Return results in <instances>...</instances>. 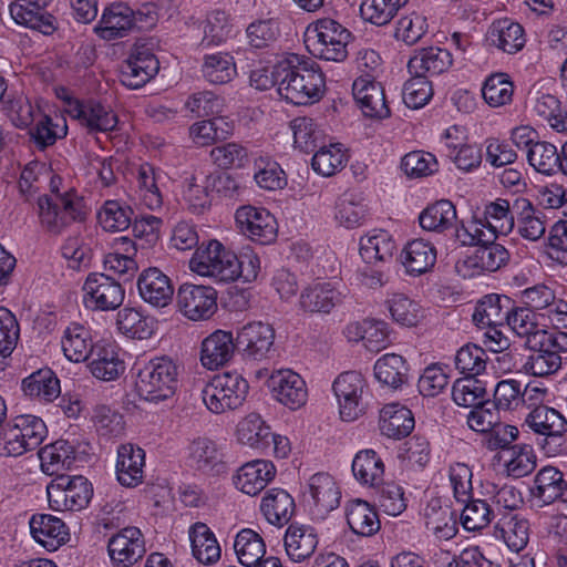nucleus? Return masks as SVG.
<instances>
[{"mask_svg":"<svg viewBox=\"0 0 567 567\" xmlns=\"http://www.w3.org/2000/svg\"><path fill=\"white\" fill-rule=\"evenodd\" d=\"M189 268L203 277L218 282H231L239 278L249 282L258 275L259 260L252 255L237 256L216 239L197 247L189 260Z\"/></svg>","mask_w":567,"mask_h":567,"instance_id":"nucleus-1","label":"nucleus"},{"mask_svg":"<svg viewBox=\"0 0 567 567\" xmlns=\"http://www.w3.org/2000/svg\"><path fill=\"white\" fill-rule=\"evenodd\" d=\"M280 97L295 105L318 102L326 89V79L319 64L298 54L279 60Z\"/></svg>","mask_w":567,"mask_h":567,"instance_id":"nucleus-2","label":"nucleus"},{"mask_svg":"<svg viewBox=\"0 0 567 567\" xmlns=\"http://www.w3.org/2000/svg\"><path fill=\"white\" fill-rule=\"evenodd\" d=\"M89 210L84 198L74 189L39 195L34 206L40 228L51 236L61 235L73 223L84 221Z\"/></svg>","mask_w":567,"mask_h":567,"instance_id":"nucleus-3","label":"nucleus"},{"mask_svg":"<svg viewBox=\"0 0 567 567\" xmlns=\"http://www.w3.org/2000/svg\"><path fill=\"white\" fill-rule=\"evenodd\" d=\"M178 365L168 357L151 359L137 372L135 389L147 402L158 403L172 398L178 385Z\"/></svg>","mask_w":567,"mask_h":567,"instance_id":"nucleus-4","label":"nucleus"},{"mask_svg":"<svg viewBox=\"0 0 567 567\" xmlns=\"http://www.w3.org/2000/svg\"><path fill=\"white\" fill-rule=\"evenodd\" d=\"M351 38V32L338 21L323 18L319 19L312 29H308L305 42L312 56L324 61L342 62L348 56V44Z\"/></svg>","mask_w":567,"mask_h":567,"instance_id":"nucleus-5","label":"nucleus"},{"mask_svg":"<svg viewBox=\"0 0 567 567\" xmlns=\"http://www.w3.org/2000/svg\"><path fill=\"white\" fill-rule=\"evenodd\" d=\"M249 390L248 381L237 371L215 375L203 389L205 405L213 413L219 414L243 405Z\"/></svg>","mask_w":567,"mask_h":567,"instance_id":"nucleus-6","label":"nucleus"},{"mask_svg":"<svg viewBox=\"0 0 567 567\" xmlns=\"http://www.w3.org/2000/svg\"><path fill=\"white\" fill-rule=\"evenodd\" d=\"M525 423L534 433L543 436L539 444L546 455L567 454V420L558 410L538 405L527 414Z\"/></svg>","mask_w":567,"mask_h":567,"instance_id":"nucleus-7","label":"nucleus"},{"mask_svg":"<svg viewBox=\"0 0 567 567\" xmlns=\"http://www.w3.org/2000/svg\"><path fill=\"white\" fill-rule=\"evenodd\" d=\"M47 495L53 511H81L90 503L93 487L82 475H58L47 486Z\"/></svg>","mask_w":567,"mask_h":567,"instance_id":"nucleus-8","label":"nucleus"},{"mask_svg":"<svg viewBox=\"0 0 567 567\" xmlns=\"http://www.w3.org/2000/svg\"><path fill=\"white\" fill-rule=\"evenodd\" d=\"M332 390L343 421H354L365 412L368 385L361 373L347 371L339 374L332 384Z\"/></svg>","mask_w":567,"mask_h":567,"instance_id":"nucleus-9","label":"nucleus"},{"mask_svg":"<svg viewBox=\"0 0 567 567\" xmlns=\"http://www.w3.org/2000/svg\"><path fill=\"white\" fill-rule=\"evenodd\" d=\"M82 291L85 308L93 311H113L122 306L125 298L122 284L103 272L89 274Z\"/></svg>","mask_w":567,"mask_h":567,"instance_id":"nucleus-10","label":"nucleus"},{"mask_svg":"<svg viewBox=\"0 0 567 567\" xmlns=\"http://www.w3.org/2000/svg\"><path fill=\"white\" fill-rule=\"evenodd\" d=\"M275 329L262 321H252L237 331V351L246 361H262L274 352Z\"/></svg>","mask_w":567,"mask_h":567,"instance_id":"nucleus-11","label":"nucleus"},{"mask_svg":"<svg viewBox=\"0 0 567 567\" xmlns=\"http://www.w3.org/2000/svg\"><path fill=\"white\" fill-rule=\"evenodd\" d=\"M177 305L186 318L207 320L217 310V291L209 286L183 284L177 291Z\"/></svg>","mask_w":567,"mask_h":567,"instance_id":"nucleus-12","label":"nucleus"},{"mask_svg":"<svg viewBox=\"0 0 567 567\" xmlns=\"http://www.w3.org/2000/svg\"><path fill=\"white\" fill-rule=\"evenodd\" d=\"M235 219L239 230L255 243L268 245L277 237V221L264 207L241 206Z\"/></svg>","mask_w":567,"mask_h":567,"instance_id":"nucleus-13","label":"nucleus"},{"mask_svg":"<svg viewBox=\"0 0 567 567\" xmlns=\"http://www.w3.org/2000/svg\"><path fill=\"white\" fill-rule=\"evenodd\" d=\"M107 551L113 565L131 567L145 555L144 536L137 527H124L110 537Z\"/></svg>","mask_w":567,"mask_h":567,"instance_id":"nucleus-14","label":"nucleus"},{"mask_svg":"<svg viewBox=\"0 0 567 567\" xmlns=\"http://www.w3.org/2000/svg\"><path fill=\"white\" fill-rule=\"evenodd\" d=\"M272 396L290 410L306 404L308 390L305 380L290 369H281L270 374L267 381Z\"/></svg>","mask_w":567,"mask_h":567,"instance_id":"nucleus-15","label":"nucleus"},{"mask_svg":"<svg viewBox=\"0 0 567 567\" xmlns=\"http://www.w3.org/2000/svg\"><path fill=\"white\" fill-rule=\"evenodd\" d=\"M69 114L80 121L90 133L111 132L117 125V116L112 110L101 103L89 101L80 102L76 99H66Z\"/></svg>","mask_w":567,"mask_h":567,"instance_id":"nucleus-16","label":"nucleus"},{"mask_svg":"<svg viewBox=\"0 0 567 567\" xmlns=\"http://www.w3.org/2000/svg\"><path fill=\"white\" fill-rule=\"evenodd\" d=\"M308 495L310 511L315 517L320 519L338 508L341 498L337 483L327 473H317L309 478Z\"/></svg>","mask_w":567,"mask_h":567,"instance_id":"nucleus-17","label":"nucleus"},{"mask_svg":"<svg viewBox=\"0 0 567 567\" xmlns=\"http://www.w3.org/2000/svg\"><path fill=\"white\" fill-rule=\"evenodd\" d=\"M137 289L142 300L155 308H164L173 300L174 287L171 279L155 267L140 274Z\"/></svg>","mask_w":567,"mask_h":567,"instance_id":"nucleus-18","label":"nucleus"},{"mask_svg":"<svg viewBox=\"0 0 567 567\" xmlns=\"http://www.w3.org/2000/svg\"><path fill=\"white\" fill-rule=\"evenodd\" d=\"M134 29V10L123 2L107 6L101 16L94 32L103 40L124 38Z\"/></svg>","mask_w":567,"mask_h":567,"instance_id":"nucleus-19","label":"nucleus"},{"mask_svg":"<svg viewBox=\"0 0 567 567\" xmlns=\"http://www.w3.org/2000/svg\"><path fill=\"white\" fill-rule=\"evenodd\" d=\"M132 174L140 203L151 210L161 208L163 205L161 186L164 173L148 163H143Z\"/></svg>","mask_w":567,"mask_h":567,"instance_id":"nucleus-20","label":"nucleus"},{"mask_svg":"<svg viewBox=\"0 0 567 567\" xmlns=\"http://www.w3.org/2000/svg\"><path fill=\"white\" fill-rule=\"evenodd\" d=\"M30 532L37 543L54 551L69 540V528L64 522L50 514H34L29 522Z\"/></svg>","mask_w":567,"mask_h":567,"instance_id":"nucleus-21","label":"nucleus"},{"mask_svg":"<svg viewBox=\"0 0 567 567\" xmlns=\"http://www.w3.org/2000/svg\"><path fill=\"white\" fill-rule=\"evenodd\" d=\"M276 472V467L270 461L247 462L237 470L234 484L240 492L255 496L275 478Z\"/></svg>","mask_w":567,"mask_h":567,"instance_id":"nucleus-22","label":"nucleus"},{"mask_svg":"<svg viewBox=\"0 0 567 567\" xmlns=\"http://www.w3.org/2000/svg\"><path fill=\"white\" fill-rule=\"evenodd\" d=\"M237 350L230 331L216 330L202 342L200 362L208 370H217L229 362Z\"/></svg>","mask_w":567,"mask_h":567,"instance_id":"nucleus-23","label":"nucleus"},{"mask_svg":"<svg viewBox=\"0 0 567 567\" xmlns=\"http://www.w3.org/2000/svg\"><path fill=\"white\" fill-rule=\"evenodd\" d=\"M352 92L365 116L375 118L390 116L384 90L379 82L368 78H358L352 84Z\"/></svg>","mask_w":567,"mask_h":567,"instance_id":"nucleus-24","label":"nucleus"},{"mask_svg":"<svg viewBox=\"0 0 567 567\" xmlns=\"http://www.w3.org/2000/svg\"><path fill=\"white\" fill-rule=\"evenodd\" d=\"M346 295L331 282H315L306 287L299 298V306L311 313H329L340 305Z\"/></svg>","mask_w":567,"mask_h":567,"instance_id":"nucleus-25","label":"nucleus"},{"mask_svg":"<svg viewBox=\"0 0 567 567\" xmlns=\"http://www.w3.org/2000/svg\"><path fill=\"white\" fill-rule=\"evenodd\" d=\"M145 452L133 444H122L117 450L116 477L121 485L135 487L144 476Z\"/></svg>","mask_w":567,"mask_h":567,"instance_id":"nucleus-26","label":"nucleus"},{"mask_svg":"<svg viewBox=\"0 0 567 567\" xmlns=\"http://www.w3.org/2000/svg\"><path fill=\"white\" fill-rule=\"evenodd\" d=\"M186 464L204 474H219L224 471L221 455L215 442L207 437H197L190 442L187 447Z\"/></svg>","mask_w":567,"mask_h":567,"instance_id":"nucleus-27","label":"nucleus"},{"mask_svg":"<svg viewBox=\"0 0 567 567\" xmlns=\"http://www.w3.org/2000/svg\"><path fill=\"white\" fill-rule=\"evenodd\" d=\"M318 543V534L309 525L291 524L284 537L286 553L296 563L309 558L317 549Z\"/></svg>","mask_w":567,"mask_h":567,"instance_id":"nucleus-28","label":"nucleus"},{"mask_svg":"<svg viewBox=\"0 0 567 567\" xmlns=\"http://www.w3.org/2000/svg\"><path fill=\"white\" fill-rule=\"evenodd\" d=\"M41 470L47 475H64L63 472L71 468L76 458V451L73 444L66 440H58L43 446L39 451Z\"/></svg>","mask_w":567,"mask_h":567,"instance_id":"nucleus-29","label":"nucleus"},{"mask_svg":"<svg viewBox=\"0 0 567 567\" xmlns=\"http://www.w3.org/2000/svg\"><path fill=\"white\" fill-rule=\"evenodd\" d=\"M567 482L564 473L554 466H545L538 471L534 478L532 494L544 505H549L557 499L567 501Z\"/></svg>","mask_w":567,"mask_h":567,"instance_id":"nucleus-30","label":"nucleus"},{"mask_svg":"<svg viewBox=\"0 0 567 567\" xmlns=\"http://www.w3.org/2000/svg\"><path fill=\"white\" fill-rule=\"evenodd\" d=\"M452 54L449 50L439 47H429L419 50L408 62L411 74L439 75L452 65Z\"/></svg>","mask_w":567,"mask_h":567,"instance_id":"nucleus-31","label":"nucleus"},{"mask_svg":"<svg viewBox=\"0 0 567 567\" xmlns=\"http://www.w3.org/2000/svg\"><path fill=\"white\" fill-rule=\"evenodd\" d=\"M414 424L412 412L399 403L386 404L380 411V431L389 439L401 440L408 436Z\"/></svg>","mask_w":567,"mask_h":567,"instance_id":"nucleus-32","label":"nucleus"},{"mask_svg":"<svg viewBox=\"0 0 567 567\" xmlns=\"http://www.w3.org/2000/svg\"><path fill=\"white\" fill-rule=\"evenodd\" d=\"M346 517L350 529L359 536H373L381 528L377 509L360 498L352 499L346 505Z\"/></svg>","mask_w":567,"mask_h":567,"instance_id":"nucleus-33","label":"nucleus"},{"mask_svg":"<svg viewBox=\"0 0 567 567\" xmlns=\"http://www.w3.org/2000/svg\"><path fill=\"white\" fill-rule=\"evenodd\" d=\"M292 496L282 488H270L264 495L260 511L268 523L275 526L288 524L295 513Z\"/></svg>","mask_w":567,"mask_h":567,"instance_id":"nucleus-34","label":"nucleus"},{"mask_svg":"<svg viewBox=\"0 0 567 567\" xmlns=\"http://www.w3.org/2000/svg\"><path fill=\"white\" fill-rule=\"evenodd\" d=\"M89 369L96 379L112 381L124 372L125 364L114 344H96Z\"/></svg>","mask_w":567,"mask_h":567,"instance_id":"nucleus-35","label":"nucleus"},{"mask_svg":"<svg viewBox=\"0 0 567 567\" xmlns=\"http://www.w3.org/2000/svg\"><path fill=\"white\" fill-rule=\"evenodd\" d=\"M192 554L194 558L204 565H212L220 558V546L212 529L205 524L197 522L188 530Z\"/></svg>","mask_w":567,"mask_h":567,"instance_id":"nucleus-36","label":"nucleus"},{"mask_svg":"<svg viewBox=\"0 0 567 567\" xmlns=\"http://www.w3.org/2000/svg\"><path fill=\"white\" fill-rule=\"evenodd\" d=\"M61 346L65 358L76 363L87 360L95 350L89 329L75 322L64 330Z\"/></svg>","mask_w":567,"mask_h":567,"instance_id":"nucleus-37","label":"nucleus"},{"mask_svg":"<svg viewBox=\"0 0 567 567\" xmlns=\"http://www.w3.org/2000/svg\"><path fill=\"white\" fill-rule=\"evenodd\" d=\"M352 473L361 485L379 487L383 483L384 463L374 450H362L352 461Z\"/></svg>","mask_w":567,"mask_h":567,"instance_id":"nucleus-38","label":"nucleus"},{"mask_svg":"<svg viewBox=\"0 0 567 567\" xmlns=\"http://www.w3.org/2000/svg\"><path fill=\"white\" fill-rule=\"evenodd\" d=\"M156 324L157 322L153 317L144 315L136 308L125 307L116 316L118 331L132 339H150L156 329Z\"/></svg>","mask_w":567,"mask_h":567,"instance_id":"nucleus-39","label":"nucleus"},{"mask_svg":"<svg viewBox=\"0 0 567 567\" xmlns=\"http://www.w3.org/2000/svg\"><path fill=\"white\" fill-rule=\"evenodd\" d=\"M487 40L499 50L513 54L525 45L524 29L509 19L498 20L492 24Z\"/></svg>","mask_w":567,"mask_h":567,"instance_id":"nucleus-40","label":"nucleus"},{"mask_svg":"<svg viewBox=\"0 0 567 567\" xmlns=\"http://www.w3.org/2000/svg\"><path fill=\"white\" fill-rule=\"evenodd\" d=\"M395 249V241L385 230H373L360 239V255L367 264L391 261Z\"/></svg>","mask_w":567,"mask_h":567,"instance_id":"nucleus-41","label":"nucleus"},{"mask_svg":"<svg viewBox=\"0 0 567 567\" xmlns=\"http://www.w3.org/2000/svg\"><path fill=\"white\" fill-rule=\"evenodd\" d=\"M401 258L409 274L422 275L435 265L436 249L424 239H414L405 245Z\"/></svg>","mask_w":567,"mask_h":567,"instance_id":"nucleus-42","label":"nucleus"},{"mask_svg":"<svg viewBox=\"0 0 567 567\" xmlns=\"http://www.w3.org/2000/svg\"><path fill=\"white\" fill-rule=\"evenodd\" d=\"M374 377L384 386L396 390L409 381V367L405 359L395 353H386L374 363Z\"/></svg>","mask_w":567,"mask_h":567,"instance_id":"nucleus-43","label":"nucleus"},{"mask_svg":"<svg viewBox=\"0 0 567 567\" xmlns=\"http://www.w3.org/2000/svg\"><path fill=\"white\" fill-rule=\"evenodd\" d=\"M511 299L506 296L487 295L476 306L473 321L478 327H497L506 322Z\"/></svg>","mask_w":567,"mask_h":567,"instance_id":"nucleus-44","label":"nucleus"},{"mask_svg":"<svg viewBox=\"0 0 567 567\" xmlns=\"http://www.w3.org/2000/svg\"><path fill=\"white\" fill-rule=\"evenodd\" d=\"M456 208L452 202L441 199L429 205L419 216L420 226L427 231L445 233L456 225Z\"/></svg>","mask_w":567,"mask_h":567,"instance_id":"nucleus-45","label":"nucleus"},{"mask_svg":"<svg viewBox=\"0 0 567 567\" xmlns=\"http://www.w3.org/2000/svg\"><path fill=\"white\" fill-rule=\"evenodd\" d=\"M25 395L42 402H52L61 393L60 380L51 369H40L22 381Z\"/></svg>","mask_w":567,"mask_h":567,"instance_id":"nucleus-46","label":"nucleus"},{"mask_svg":"<svg viewBox=\"0 0 567 567\" xmlns=\"http://www.w3.org/2000/svg\"><path fill=\"white\" fill-rule=\"evenodd\" d=\"M509 260V252L501 245L491 241L478 246L474 254L463 261V267L477 271H496Z\"/></svg>","mask_w":567,"mask_h":567,"instance_id":"nucleus-47","label":"nucleus"},{"mask_svg":"<svg viewBox=\"0 0 567 567\" xmlns=\"http://www.w3.org/2000/svg\"><path fill=\"white\" fill-rule=\"evenodd\" d=\"M200 72L210 84H226L236 76L237 69L230 53L216 52L204 55Z\"/></svg>","mask_w":567,"mask_h":567,"instance_id":"nucleus-48","label":"nucleus"},{"mask_svg":"<svg viewBox=\"0 0 567 567\" xmlns=\"http://www.w3.org/2000/svg\"><path fill=\"white\" fill-rule=\"evenodd\" d=\"M369 209L360 194L344 193L336 203V220L346 228H355L368 219Z\"/></svg>","mask_w":567,"mask_h":567,"instance_id":"nucleus-49","label":"nucleus"},{"mask_svg":"<svg viewBox=\"0 0 567 567\" xmlns=\"http://www.w3.org/2000/svg\"><path fill=\"white\" fill-rule=\"evenodd\" d=\"M496 532L512 551L523 550L529 542V522L518 515L504 516L496 525Z\"/></svg>","mask_w":567,"mask_h":567,"instance_id":"nucleus-50","label":"nucleus"},{"mask_svg":"<svg viewBox=\"0 0 567 567\" xmlns=\"http://www.w3.org/2000/svg\"><path fill=\"white\" fill-rule=\"evenodd\" d=\"M234 549L239 563L245 567H254L265 559V542L257 532L250 528H244L236 535Z\"/></svg>","mask_w":567,"mask_h":567,"instance_id":"nucleus-51","label":"nucleus"},{"mask_svg":"<svg viewBox=\"0 0 567 567\" xmlns=\"http://www.w3.org/2000/svg\"><path fill=\"white\" fill-rule=\"evenodd\" d=\"M234 126L225 117H212L194 123L189 127V135L194 143L200 146L212 145L226 140L231 135Z\"/></svg>","mask_w":567,"mask_h":567,"instance_id":"nucleus-52","label":"nucleus"},{"mask_svg":"<svg viewBox=\"0 0 567 567\" xmlns=\"http://www.w3.org/2000/svg\"><path fill=\"white\" fill-rule=\"evenodd\" d=\"M539 317L544 316L532 308H511L506 322L518 337L526 338L527 347H532V339L545 331V326L538 321Z\"/></svg>","mask_w":567,"mask_h":567,"instance_id":"nucleus-53","label":"nucleus"},{"mask_svg":"<svg viewBox=\"0 0 567 567\" xmlns=\"http://www.w3.org/2000/svg\"><path fill=\"white\" fill-rule=\"evenodd\" d=\"M238 440L254 449L264 450L270 446V427L260 415L250 413L237 427Z\"/></svg>","mask_w":567,"mask_h":567,"instance_id":"nucleus-54","label":"nucleus"},{"mask_svg":"<svg viewBox=\"0 0 567 567\" xmlns=\"http://www.w3.org/2000/svg\"><path fill=\"white\" fill-rule=\"evenodd\" d=\"M233 22L228 12L215 9L207 13L204 22L202 47L219 45L231 37Z\"/></svg>","mask_w":567,"mask_h":567,"instance_id":"nucleus-55","label":"nucleus"},{"mask_svg":"<svg viewBox=\"0 0 567 567\" xmlns=\"http://www.w3.org/2000/svg\"><path fill=\"white\" fill-rule=\"evenodd\" d=\"M485 228L494 233V239L498 235L509 234L514 226V217L511 215L508 199L497 198L485 206L483 218Z\"/></svg>","mask_w":567,"mask_h":567,"instance_id":"nucleus-56","label":"nucleus"},{"mask_svg":"<svg viewBox=\"0 0 567 567\" xmlns=\"http://www.w3.org/2000/svg\"><path fill=\"white\" fill-rule=\"evenodd\" d=\"M409 0H363L360 6L361 17L375 25L388 24Z\"/></svg>","mask_w":567,"mask_h":567,"instance_id":"nucleus-57","label":"nucleus"},{"mask_svg":"<svg viewBox=\"0 0 567 567\" xmlns=\"http://www.w3.org/2000/svg\"><path fill=\"white\" fill-rule=\"evenodd\" d=\"M293 143L305 153L315 152L322 143L323 133L310 117H297L291 122Z\"/></svg>","mask_w":567,"mask_h":567,"instance_id":"nucleus-58","label":"nucleus"},{"mask_svg":"<svg viewBox=\"0 0 567 567\" xmlns=\"http://www.w3.org/2000/svg\"><path fill=\"white\" fill-rule=\"evenodd\" d=\"M533 353L524 363V370L535 377L555 373L561 365V358L556 350L545 347H528Z\"/></svg>","mask_w":567,"mask_h":567,"instance_id":"nucleus-59","label":"nucleus"},{"mask_svg":"<svg viewBox=\"0 0 567 567\" xmlns=\"http://www.w3.org/2000/svg\"><path fill=\"white\" fill-rule=\"evenodd\" d=\"M462 505L461 523L466 530H481L491 524L494 513L486 501L470 498Z\"/></svg>","mask_w":567,"mask_h":567,"instance_id":"nucleus-60","label":"nucleus"},{"mask_svg":"<svg viewBox=\"0 0 567 567\" xmlns=\"http://www.w3.org/2000/svg\"><path fill=\"white\" fill-rule=\"evenodd\" d=\"M486 389L484 383L471 377L458 379L454 382L452 388L453 401L465 408H473L485 401Z\"/></svg>","mask_w":567,"mask_h":567,"instance_id":"nucleus-61","label":"nucleus"},{"mask_svg":"<svg viewBox=\"0 0 567 567\" xmlns=\"http://www.w3.org/2000/svg\"><path fill=\"white\" fill-rule=\"evenodd\" d=\"M29 135L33 145L38 150L43 151L66 135V126L60 128L50 116L40 115L29 128Z\"/></svg>","mask_w":567,"mask_h":567,"instance_id":"nucleus-62","label":"nucleus"},{"mask_svg":"<svg viewBox=\"0 0 567 567\" xmlns=\"http://www.w3.org/2000/svg\"><path fill=\"white\" fill-rule=\"evenodd\" d=\"M10 14L19 24L50 34L55 30L54 18L51 14L42 13L38 9L24 8L22 4L12 2L9 7Z\"/></svg>","mask_w":567,"mask_h":567,"instance_id":"nucleus-63","label":"nucleus"},{"mask_svg":"<svg viewBox=\"0 0 567 567\" xmlns=\"http://www.w3.org/2000/svg\"><path fill=\"white\" fill-rule=\"evenodd\" d=\"M487 355L484 349L476 344L463 346L455 355L456 369L466 377L475 378L486 369Z\"/></svg>","mask_w":567,"mask_h":567,"instance_id":"nucleus-64","label":"nucleus"}]
</instances>
